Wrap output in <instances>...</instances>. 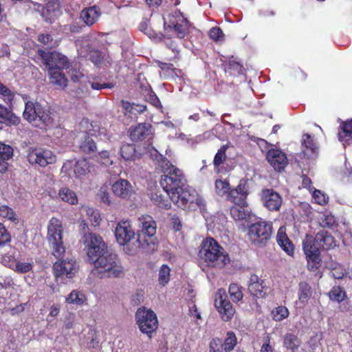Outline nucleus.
Returning a JSON list of instances; mask_svg holds the SVG:
<instances>
[{
    "instance_id": "nucleus-1",
    "label": "nucleus",
    "mask_w": 352,
    "mask_h": 352,
    "mask_svg": "<svg viewBox=\"0 0 352 352\" xmlns=\"http://www.w3.org/2000/svg\"><path fill=\"white\" fill-rule=\"evenodd\" d=\"M155 161L162 175L160 184L168 195H175L179 189L188 185L187 177L183 170L173 165L155 148Z\"/></svg>"
},
{
    "instance_id": "nucleus-2",
    "label": "nucleus",
    "mask_w": 352,
    "mask_h": 352,
    "mask_svg": "<svg viewBox=\"0 0 352 352\" xmlns=\"http://www.w3.org/2000/svg\"><path fill=\"white\" fill-rule=\"evenodd\" d=\"M94 249L96 256L94 258H88V261L96 268L100 269V272L103 273L106 277L120 278L124 276V267L118 255L109 248L103 239Z\"/></svg>"
},
{
    "instance_id": "nucleus-3",
    "label": "nucleus",
    "mask_w": 352,
    "mask_h": 352,
    "mask_svg": "<svg viewBox=\"0 0 352 352\" xmlns=\"http://www.w3.org/2000/svg\"><path fill=\"white\" fill-rule=\"evenodd\" d=\"M198 256L212 267L221 268L229 261L223 248L212 237L202 241Z\"/></svg>"
},
{
    "instance_id": "nucleus-4",
    "label": "nucleus",
    "mask_w": 352,
    "mask_h": 352,
    "mask_svg": "<svg viewBox=\"0 0 352 352\" xmlns=\"http://www.w3.org/2000/svg\"><path fill=\"white\" fill-rule=\"evenodd\" d=\"M169 196L175 205L188 212L195 211L197 208L205 206L204 199L188 184L184 188L179 189L175 195Z\"/></svg>"
},
{
    "instance_id": "nucleus-5",
    "label": "nucleus",
    "mask_w": 352,
    "mask_h": 352,
    "mask_svg": "<svg viewBox=\"0 0 352 352\" xmlns=\"http://www.w3.org/2000/svg\"><path fill=\"white\" fill-rule=\"evenodd\" d=\"M273 234L272 222L260 220L248 228V237L251 244L258 248L266 246Z\"/></svg>"
},
{
    "instance_id": "nucleus-6",
    "label": "nucleus",
    "mask_w": 352,
    "mask_h": 352,
    "mask_svg": "<svg viewBox=\"0 0 352 352\" xmlns=\"http://www.w3.org/2000/svg\"><path fill=\"white\" fill-rule=\"evenodd\" d=\"M140 226L141 230L138 231V242L139 246L146 252L153 253L154 252V220L150 215L142 216L139 218Z\"/></svg>"
},
{
    "instance_id": "nucleus-7",
    "label": "nucleus",
    "mask_w": 352,
    "mask_h": 352,
    "mask_svg": "<svg viewBox=\"0 0 352 352\" xmlns=\"http://www.w3.org/2000/svg\"><path fill=\"white\" fill-rule=\"evenodd\" d=\"M302 249L307 261V268L310 271H316L320 266V247L315 236L306 234L302 241Z\"/></svg>"
},
{
    "instance_id": "nucleus-8",
    "label": "nucleus",
    "mask_w": 352,
    "mask_h": 352,
    "mask_svg": "<svg viewBox=\"0 0 352 352\" xmlns=\"http://www.w3.org/2000/svg\"><path fill=\"white\" fill-rule=\"evenodd\" d=\"M190 22L182 15H168L164 18V29L167 36L176 34L179 38H184L188 32Z\"/></svg>"
},
{
    "instance_id": "nucleus-9",
    "label": "nucleus",
    "mask_w": 352,
    "mask_h": 352,
    "mask_svg": "<svg viewBox=\"0 0 352 352\" xmlns=\"http://www.w3.org/2000/svg\"><path fill=\"white\" fill-rule=\"evenodd\" d=\"M38 54L41 58L42 63L45 65L47 70L67 69L70 66L67 57L58 52H45L38 50Z\"/></svg>"
},
{
    "instance_id": "nucleus-10",
    "label": "nucleus",
    "mask_w": 352,
    "mask_h": 352,
    "mask_svg": "<svg viewBox=\"0 0 352 352\" xmlns=\"http://www.w3.org/2000/svg\"><path fill=\"white\" fill-rule=\"evenodd\" d=\"M23 116L24 119L30 122L38 120L45 124L52 123V118L49 111L39 102L31 101L26 102Z\"/></svg>"
},
{
    "instance_id": "nucleus-11",
    "label": "nucleus",
    "mask_w": 352,
    "mask_h": 352,
    "mask_svg": "<svg viewBox=\"0 0 352 352\" xmlns=\"http://www.w3.org/2000/svg\"><path fill=\"white\" fill-rule=\"evenodd\" d=\"M214 305L223 321L228 322L232 320L236 311L224 290L219 289L217 292Z\"/></svg>"
},
{
    "instance_id": "nucleus-12",
    "label": "nucleus",
    "mask_w": 352,
    "mask_h": 352,
    "mask_svg": "<svg viewBox=\"0 0 352 352\" xmlns=\"http://www.w3.org/2000/svg\"><path fill=\"white\" fill-rule=\"evenodd\" d=\"M54 219L50 221V224L47 228V239L50 243L52 244L54 252V256L59 258L65 252L63 245L61 226L53 223Z\"/></svg>"
},
{
    "instance_id": "nucleus-13",
    "label": "nucleus",
    "mask_w": 352,
    "mask_h": 352,
    "mask_svg": "<svg viewBox=\"0 0 352 352\" xmlns=\"http://www.w3.org/2000/svg\"><path fill=\"white\" fill-rule=\"evenodd\" d=\"M135 320L140 330L151 338L154 331V312L151 309L147 310L145 307H142L135 313Z\"/></svg>"
},
{
    "instance_id": "nucleus-14",
    "label": "nucleus",
    "mask_w": 352,
    "mask_h": 352,
    "mask_svg": "<svg viewBox=\"0 0 352 352\" xmlns=\"http://www.w3.org/2000/svg\"><path fill=\"white\" fill-rule=\"evenodd\" d=\"M27 160L32 165L45 167L55 163L56 156L50 150L34 148L28 153Z\"/></svg>"
},
{
    "instance_id": "nucleus-15",
    "label": "nucleus",
    "mask_w": 352,
    "mask_h": 352,
    "mask_svg": "<svg viewBox=\"0 0 352 352\" xmlns=\"http://www.w3.org/2000/svg\"><path fill=\"white\" fill-rule=\"evenodd\" d=\"M53 270L56 278L65 276L72 278L78 270V265L75 260H58L54 263Z\"/></svg>"
},
{
    "instance_id": "nucleus-16",
    "label": "nucleus",
    "mask_w": 352,
    "mask_h": 352,
    "mask_svg": "<svg viewBox=\"0 0 352 352\" xmlns=\"http://www.w3.org/2000/svg\"><path fill=\"white\" fill-rule=\"evenodd\" d=\"M249 193V186L247 182L241 179L236 188H231L226 199L236 205H248L247 197Z\"/></svg>"
},
{
    "instance_id": "nucleus-17",
    "label": "nucleus",
    "mask_w": 352,
    "mask_h": 352,
    "mask_svg": "<svg viewBox=\"0 0 352 352\" xmlns=\"http://www.w3.org/2000/svg\"><path fill=\"white\" fill-rule=\"evenodd\" d=\"M266 159L277 172L284 170L288 164L287 155L278 148H271L268 150L266 154Z\"/></svg>"
},
{
    "instance_id": "nucleus-18",
    "label": "nucleus",
    "mask_w": 352,
    "mask_h": 352,
    "mask_svg": "<svg viewBox=\"0 0 352 352\" xmlns=\"http://www.w3.org/2000/svg\"><path fill=\"white\" fill-rule=\"evenodd\" d=\"M263 206L270 211H278L283 204L281 196L273 189L266 188L261 192Z\"/></svg>"
},
{
    "instance_id": "nucleus-19",
    "label": "nucleus",
    "mask_w": 352,
    "mask_h": 352,
    "mask_svg": "<svg viewBox=\"0 0 352 352\" xmlns=\"http://www.w3.org/2000/svg\"><path fill=\"white\" fill-rule=\"evenodd\" d=\"M116 241L121 245H127L134 237L135 232L126 221L119 222L115 230Z\"/></svg>"
},
{
    "instance_id": "nucleus-20",
    "label": "nucleus",
    "mask_w": 352,
    "mask_h": 352,
    "mask_svg": "<svg viewBox=\"0 0 352 352\" xmlns=\"http://www.w3.org/2000/svg\"><path fill=\"white\" fill-rule=\"evenodd\" d=\"M267 289L264 280L256 274H252L248 284V291L253 296L257 298H263L266 295Z\"/></svg>"
},
{
    "instance_id": "nucleus-21",
    "label": "nucleus",
    "mask_w": 352,
    "mask_h": 352,
    "mask_svg": "<svg viewBox=\"0 0 352 352\" xmlns=\"http://www.w3.org/2000/svg\"><path fill=\"white\" fill-rule=\"evenodd\" d=\"M102 238L97 234H85L80 239L84 245V250L86 252L88 258H94L96 252L94 248L99 244Z\"/></svg>"
},
{
    "instance_id": "nucleus-22",
    "label": "nucleus",
    "mask_w": 352,
    "mask_h": 352,
    "mask_svg": "<svg viewBox=\"0 0 352 352\" xmlns=\"http://www.w3.org/2000/svg\"><path fill=\"white\" fill-rule=\"evenodd\" d=\"M67 87L68 88L65 91L72 100L83 101L89 96V88L85 84H72Z\"/></svg>"
},
{
    "instance_id": "nucleus-23",
    "label": "nucleus",
    "mask_w": 352,
    "mask_h": 352,
    "mask_svg": "<svg viewBox=\"0 0 352 352\" xmlns=\"http://www.w3.org/2000/svg\"><path fill=\"white\" fill-rule=\"evenodd\" d=\"M96 139H98L96 135L89 134L87 132H84L80 137V142L79 143V148L81 151L86 154H91L96 151L97 145Z\"/></svg>"
},
{
    "instance_id": "nucleus-24",
    "label": "nucleus",
    "mask_w": 352,
    "mask_h": 352,
    "mask_svg": "<svg viewBox=\"0 0 352 352\" xmlns=\"http://www.w3.org/2000/svg\"><path fill=\"white\" fill-rule=\"evenodd\" d=\"M60 14L59 4L48 1L46 7L42 9L41 16L45 22L51 24L55 22Z\"/></svg>"
},
{
    "instance_id": "nucleus-25",
    "label": "nucleus",
    "mask_w": 352,
    "mask_h": 352,
    "mask_svg": "<svg viewBox=\"0 0 352 352\" xmlns=\"http://www.w3.org/2000/svg\"><path fill=\"white\" fill-rule=\"evenodd\" d=\"M74 167V172L76 177L85 175L87 173L89 163L85 159L76 160H69L64 163L62 170L67 171V170Z\"/></svg>"
},
{
    "instance_id": "nucleus-26",
    "label": "nucleus",
    "mask_w": 352,
    "mask_h": 352,
    "mask_svg": "<svg viewBox=\"0 0 352 352\" xmlns=\"http://www.w3.org/2000/svg\"><path fill=\"white\" fill-rule=\"evenodd\" d=\"M100 15V8L96 5L85 8L80 12V19L88 26L94 25Z\"/></svg>"
},
{
    "instance_id": "nucleus-27",
    "label": "nucleus",
    "mask_w": 352,
    "mask_h": 352,
    "mask_svg": "<svg viewBox=\"0 0 352 352\" xmlns=\"http://www.w3.org/2000/svg\"><path fill=\"white\" fill-rule=\"evenodd\" d=\"M50 84L56 86L58 89L66 90L68 85V79L66 78L62 69L47 70Z\"/></svg>"
},
{
    "instance_id": "nucleus-28",
    "label": "nucleus",
    "mask_w": 352,
    "mask_h": 352,
    "mask_svg": "<svg viewBox=\"0 0 352 352\" xmlns=\"http://www.w3.org/2000/svg\"><path fill=\"white\" fill-rule=\"evenodd\" d=\"M112 190L116 196L124 199L129 198L133 192V188L129 182L122 179L112 185Z\"/></svg>"
},
{
    "instance_id": "nucleus-29",
    "label": "nucleus",
    "mask_w": 352,
    "mask_h": 352,
    "mask_svg": "<svg viewBox=\"0 0 352 352\" xmlns=\"http://www.w3.org/2000/svg\"><path fill=\"white\" fill-rule=\"evenodd\" d=\"M302 153L308 158H311L318 154V147L314 138L308 133H305L302 138Z\"/></svg>"
},
{
    "instance_id": "nucleus-30",
    "label": "nucleus",
    "mask_w": 352,
    "mask_h": 352,
    "mask_svg": "<svg viewBox=\"0 0 352 352\" xmlns=\"http://www.w3.org/2000/svg\"><path fill=\"white\" fill-rule=\"evenodd\" d=\"M20 121V118L16 116L11 109L0 104V123L11 126H17Z\"/></svg>"
},
{
    "instance_id": "nucleus-31",
    "label": "nucleus",
    "mask_w": 352,
    "mask_h": 352,
    "mask_svg": "<svg viewBox=\"0 0 352 352\" xmlns=\"http://www.w3.org/2000/svg\"><path fill=\"white\" fill-rule=\"evenodd\" d=\"M224 70L230 76H239L242 74L243 66L241 61L236 57L230 56L225 62Z\"/></svg>"
},
{
    "instance_id": "nucleus-32",
    "label": "nucleus",
    "mask_w": 352,
    "mask_h": 352,
    "mask_svg": "<svg viewBox=\"0 0 352 352\" xmlns=\"http://www.w3.org/2000/svg\"><path fill=\"white\" fill-rule=\"evenodd\" d=\"M316 241L320 245V248L329 250L336 246V240L334 237L327 231L322 230L318 232L315 236Z\"/></svg>"
},
{
    "instance_id": "nucleus-33",
    "label": "nucleus",
    "mask_w": 352,
    "mask_h": 352,
    "mask_svg": "<svg viewBox=\"0 0 352 352\" xmlns=\"http://www.w3.org/2000/svg\"><path fill=\"white\" fill-rule=\"evenodd\" d=\"M248 205H236L234 204L230 208V214L231 217L236 221L248 220L250 218V211L245 208Z\"/></svg>"
},
{
    "instance_id": "nucleus-34",
    "label": "nucleus",
    "mask_w": 352,
    "mask_h": 352,
    "mask_svg": "<svg viewBox=\"0 0 352 352\" xmlns=\"http://www.w3.org/2000/svg\"><path fill=\"white\" fill-rule=\"evenodd\" d=\"M340 142L349 143L352 140V120L342 122L338 133Z\"/></svg>"
},
{
    "instance_id": "nucleus-35",
    "label": "nucleus",
    "mask_w": 352,
    "mask_h": 352,
    "mask_svg": "<svg viewBox=\"0 0 352 352\" xmlns=\"http://www.w3.org/2000/svg\"><path fill=\"white\" fill-rule=\"evenodd\" d=\"M152 125L150 124L142 123L139 124L134 129H131L129 136L132 141L136 142L142 140L144 135L151 131Z\"/></svg>"
},
{
    "instance_id": "nucleus-36",
    "label": "nucleus",
    "mask_w": 352,
    "mask_h": 352,
    "mask_svg": "<svg viewBox=\"0 0 352 352\" xmlns=\"http://www.w3.org/2000/svg\"><path fill=\"white\" fill-rule=\"evenodd\" d=\"M283 346L292 352L296 351L301 344V340L293 333H286L283 336Z\"/></svg>"
},
{
    "instance_id": "nucleus-37",
    "label": "nucleus",
    "mask_w": 352,
    "mask_h": 352,
    "mask_svg": "<svg viewBox=\"0 0 352 352\" xmlns=\"http://www.w3.org/2000/svg\"><path fill=\"white\" fill-rule=\"evenodd\" d=\"M277 243L280 248L289 255L294 252V245L288 238L285 232H282L280 230L277 233Z\"/></svg>"
},
{
    "instance_id": "nucleus-38",
    "label": "nucleus",
    "mask_w": 352,
    "mask_h": 352,
    "mask_svg": "<svg viewBox=\"0 0 352 352\" xmlns=\"http://www.w3.org/2000/svg\"><path fill=\"white\" fill-rule=\"evenodd\" d=\"M298 297L302 304H307L312 295L311 287L307 282H300L298 285Z\"/></svg>"
},
{
    "instance_id": "nucleus-39",
    "label": "nucleus",
    "mask_w": 352,
    "mask_h": 352,
    "mask_svg": "<svg viewBox=\"0 0 352 352\" xmlns=\"http://www.w3.org/2000/svg\"><path fill=\"white\" fill-rule=\"evenodd\" d=\"M155 63H157L158 67L161 69L160 75L162 78H167L169 77H173L174 76V75H177L176 71L181 72L180 69H177L175 67H174L173 65L171 63H168L156 60Z\"/></svg>"
},
{
    "instance_id": "nucleus-40",
    "label": "nucleus",
    "mask_w": 352,
    "mask_h": 352,
    "mask_svg": "<svg viewBox=\"0 0 352 352\" xmlns=\"http://www.w3.org/2000/svg\"><path fill=\"white\" fill-rule=\"evenodd\" d=\"M226 150L227 146H221L217 153L214 155V160H213V164L214 169L217 173H222L223 170L221 168L222 167V165L226 162L227 155H226Z\"/></svg>"
},
{
    "instance_id": "nucleus-41",
    "label": "nucleus",
    "mask_w": 352,
    "mask_h": 352,
    "mask_svg": "<svg viewBox=\"0 0 352 352\" xmlns=\"http://www.w3.org/2000/svg\"><path fill=\"white\" fill-rule=\"evenodd\" d=\"M327 295L331 300L338 302H342L347 297L346 292L338 285L333 286Z\"/></svg>"
},
{
    "instance_id": "nucleus-42",
    "label": "nucleus",
    "mask_w": 352,
    "mask_h": 352,
    "mask_svg": "<svg viewBox=\"0 0 352 352\" xmlns=\"http://www.w3.org/2000/svg\"><path fill=\"white\" fill-rule=\"evenodd\" d=\"M59 196L63 201H66L72 205L78 204V197L76 194L73 190L67 187L60 189Z\"/></svg>"
},
{
    "instance_id": "nucleus-43",
    "label": "nucleus",
    "mask_w": 352,
    "mask_h": 352,
    "mask_svg": "<svg viewBox=\"0 0 352 352\" xmlns=\"http://www.w3.org/2000/svg\"><path fill=\"white\" fill-rule=\"evenodd\" d=\"M214 184L217 194L220 197H226L227 198L228 193L231 190L229 182L218 179H216Z\"/></svg>"
},
{
    "instance_id": "nucleus-44",
    "label": "nucleus",
    "mask_w": 352,
    "mask_h": 352,
    "mask_svg": "<svg viewBox=\"0 0 352 352\" xmlns=\"http://www.w3.org/2000/svg\"><path fill=\"white\" fill-rule=\"evenodd\" d=\"M170 268L166 264L161 266L159 270L158 283L160 286L164 287L170 281Z\"/></svg>"
},
{
    "instance_id": "nucleus-45",
    "label": "nucleus",
    "mask_w": 352,
    "mask_h": 352,
    "mask_svg": "<svg viewBox=\"0 0 352 352\" xmlns=\"http://www.w3.org/2000/svg\"><path fill=\"white\" fill-rule=\"evenodd\" d=\"M237 344V339L233 331H228L226 334V338L223 343V351L225 352H231Z\"/></svg>"
},
{
    "instance_id": "nucleus-46",
    "label": "nucleus",
    "mask_w": 352,
    "mask_h": 352,
    "mask_svg": "<svg viewBox=\"0 0 352 352\" xmlns=\"http://www.w3.org/2000/svg\"><path fill=\"white\" fill-rule=\"evenodd\" d=\"M228 292L232 300L235 302H239L243 297L242 287L236 283H231L230 285Z\"/></svg>"
},
{
    "instance_id": "nucleus-47",
    "label": "nucleus",
    "mask_w": 352,
    "mask_h": 352,
    "mask_svg": "<svg viewBox=\"0 0 352 352\" xmlns=\"http://www.w3.org/2000/svg\"><path fill=\"white\" fill-rule=\"evenodd\" d=\"M171 201L170 197L167 193L166 195H162L155 192V205L159 208L169 210L171 208Z\"/></svg>"
},
{
    "instance_id": "nucleus-48",
    "label": "nucleus",
    "mask_w": 352,
    "mask_h": 352,
    "mask_svg": "<svg viewBox=\"0 0 352 352\" xmlns=\"http://www.w3.org/2000/svg\"><path fill=\"white\" fill-rule=\"evenodd\" d=\"M271 315L274 320L280 322L288 317L289 310L285 306H278L272 311Z\"/></svg>"
},
{
    "instance_id": "nucleus-49",
    "label": "nucleus",
    "mask_w": 352,
    "mask_h": 352,
    "mask_svg": "<svg viewBox=\"0 0 352 352\" xmlns=\"http://www.w3.org/2000/svg\"><path fill=\"white\" fill-rule=\"evenodd\" d=\"M135 148L133 144H124L120 148L121 156L125 160H132L135 156Z\"/></svg>"
},
{
    "instance_id": "nucleus-50",
    "label": "nucleus",
    "mask_w": 352,
    "mask_h": 352,
    "mask_svg": "<svg viewBox=\"0 0 352 352\" xmlns=\"http://www.w3.org/2000/svg\"><path fill=\"white\" fill-rule=\"evenodd\" d=\"M94 159L105 166H109L113 164V161L109 157V152L106 150L101 151L98 155H95Z\"/></svg>"
},
{
    "instance_id": "nucleus-51",
    "label": "nucleus",
    "mask_w": 352,
    "mask_h": 352,
    "mask_svg": "<svg viewBox=\"0 0 352 352\" xmlns=\"http://www.w3.org/2000/svg\"><path fill=\"white\" fill-rule=\"evenodd\" d=\"M85 299V296L84 294L76 291H72L67 298L66 301L70 304L82 305Z\"/></svg>"
},
{
    "instance_id": "nucleus-52",
    "label": "nucleus",
    "mask_w": 352,
    "mask_h": 352,
    "mask_svg": "<svg viewBox=\"0 0 352 352\" xmlns=\"http://www.w3.org/2000/svg\"><path fill=\"white\" fill-rule=\"evenodd\" d=\"M13 156V148L8 144L0 142V158L8 160Z\"/></svg>"
},
{
    "instance_id": "nucleus-53",
    "label": "nucleus",
    "mask_w": 352,
    "mask_h": 352,
    "mask_svg": "<svg viewBox=\"0 0 352 352\" xmlns=\"http://www.w3.org/2000/svg\"><path fill=\"white\" fill-rule=\"evenodd\" d=\"M315 203L323 206L329 201V197L320 190L315 189L312 194Z\"/></svg>"
},
{
    "instance_id": "nucleus-54",
    "label": "nucleus",
    "mask_w": 352,
    "mask_h": 352,
    "mask_svg": "<svg viewBox=\"0 0 352 352\" xmlns=\"http://www.w3.org/2000/svg\"><path fill=\"white\" fill-rule=\"evenodd\" d=\"M0 216L3 218H8L12 221L17 220L14 210L7 206H0Z\"/></svg>"
},
{
    "instance_id": "nucleus-55",
    "label": "nucleus",
    "mask_w": 352,
    "mask_h": 352,
    "mask_svg": "<svg viewBox=\"0 0 352 352\" xmlns=\"http://www.w3.org/2000/svg\"><path fill=\"white\" fill-rule=\"evenodd\" d=\"M209 36L212 40L217 42L223 41L225 35L220 28L213 27L209 30Z\"/></svg>"
},
{
    "instance_id": "nucleus-56",
    "label": "nucleus",
    "mask_w": 352,
    "mask_h": 352,
    "mask_svg": "<svg viewBox=\"0 0 352 352\" xmlns=\"http://www.w3.org/2000/svg\"><path fill=\"white\" fill-rule=\"evenodd\" d=\"M210 352H223V345L222 340L219 338H213L209 344Z\"/></svg>"
},
{
    "instance_id": "nucleus-57",
    "label": "nucleus",
    "mask_w": 352,
    "mask_h": 352,
    "mask_svg": "<svg viewBox=\"0 0 352 352\" xmlns=\"http://www.w3.org/2000/svg\"><path fill=\"white\" fill-rule=\"evenodd\" d=\"M144 298V292L140 289L131 296V303L133 306H138L140 305Z\"/></svg>"
},
{
    "instance_id": "nucleus-58",
    "label": "nucleus",
    "mask_w": 352,
    "mask_h": 352,
    "mask_svg": "<svg viewBox=\"0 0 352 352\" xmlns=\"http://www.w3.org/2000/svg\"><path fill=\"white\" fill-rule=\"evenodd\" d=\"M11 236L10 233L6 229L5 226L0 223V245H6L10 242Z\"/></svg>"
},
{
    "instance_id": "nucleus-59",
    "label": "nucleus",
    "mask_w": 352,
    "mask_h": 352,
    "mask_svg": "<svg viewBox=\"0 0 352 352\" xmlns=\"http://www.w3.org/2000/svg\"><path fill=\"white\" fill-rule=\"evenodd\" d=\"M170 223L173 229L176 232L180 231L182 228V220L176 214L171 216L170 219Z\"/></svg>"
},
{
    "instance_id": "nucleus-60",
    "label": "nucleus",
    "mask_w": 352,
    "mask_h": 352,
    "mask_svg": "<svg viewBox=\"0 0 352 352\" xmlns=\"http://www.w3.org/2000/svg\"><path fill=\"white\" fill-rule=\"evenodd\" d=\"M32 268V265L30 263H15V271L18 273H26L30 271Z\"/></svg>"
},
{
    "instance_id": "nucleus-61",
    "label": "nucleus",
    "mask_w": 352,
    "mask_h": 352,
    "mask_svg": "<svg viewBox=\"0 0 352 352\" xmlns=\"http://www.w3.org/2000/svg\"><path fill=\"white\" fill-rule=\"evenodd\" d=\"M90 60L96 65H100L104 61V57L102 56L101 52L99 51H94L91 52L89 57Z\"/></svg>"
},
{
    "instance_id": "nucleus-62",
    "label": "nucleus",
    "mask_w": 352,
    "mask_h": 352,
    "mask_svg": "<svg viewBox=\"0 0 352 352\" xmlns=\"http://www.w3.org/2000/svg\"><path fill=\"white\" fill-rule=\"evenodd\" d=\"M91 87L93 89L100 90L102 89H113L115 87V83L113 82H104L100 83L98 82H93L91 84Z\"/></svg>"
},
{
    "instance_id": "nucleus-63",
    "label": "nucleus",
    "mask_w": 352,
    "mask_h": 352,
    "mask_svg": "<svg viewBox=\"0 0 352 352\" xmlns=\"http://www.w3.org/2000/svg\"><path fill=\"white\" fill-rule=\"evenodd\" d=\"M69 74L71 80L75 85L80 83V80L85 76L82 72L76 70L69 72Z\"/></svg>"
},
{
    "instance_id": "nucleus-64",
    "label": "nucleus",
    "mask_w": 352,
    "mask_h": 352,
    "mask_svg": "<svg viewBox=\"0 0 352 352\" xmlns=\"http://www.w3.org/2000/svg\"><path fill=\"white\" fill-rule=\"evenodd\" d=\"M271 338L270 335H267L265 338V342L261 346L260 352H274V349L272 346L270 344Z\"/></svg>"
}]
</instances>
